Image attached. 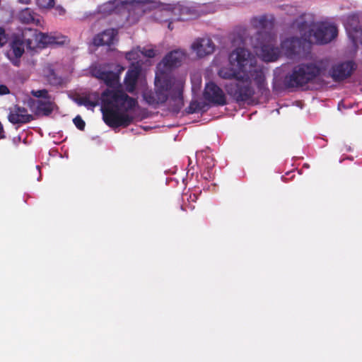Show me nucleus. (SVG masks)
I'll use <instances>...</instances> for the list:
<instances>
[{
  "mask_svg": "<svg viewBox=\"0 0 362 362\" xmlns=\"http://www.w3.org/2000/svg\"><path fill=\"white\" fill-rule=\"evenodd\" d=\"M354 63L348 61L332 66L329 75L334 81H341L349 77L354 70Z\"/></svg>",
  "mask_w": 362,
  "mask_h": 362,
  "instance_id": "obj_12",
  "label": "nucleus"
},
{
  "mask_svg": "<svg viewBox=\"0 0 362 362\" xmlns=\"http://www.w3.org/2000/svg\"><path fill=\"white\" fill-rule=\"evenodd\" d=\"M229 62L238 71L250 74L262 95L269 94L264 72L262 69L255 67V60L248 50L243 47L236 48L230 54Z\"/></svg>",
  "mask_w": 362,
  "mask_h": 362,
  "instance_id": "obj_4",
  "label": "nucleus"
},
{
  "mask_svg": "<svg viewBox=\"0 0 362 362\" xmlns=\"http://www.w3.org/2000/svg\"><path fill=\"white\" fill-rule=\"evenodd\" d=\"M73 122L79 130H84L86 123L81 116L77 115L76 117H74L73 119Z\"/></svg>",
  "mask_w": 362,
  "mask_h": 362,
  "instance_id": "obj_29",
  "label": "nucleus"
},
{
  "mask_svg": "<svg viewBox=\"0 0 362 362\" xmlns=\"http://www.w3.org/2000/svg\"><path fill=\"white\" fill-rule=\"evenodd\" d=\"M39 33L37 30L30 28L23 30L20 37L26 44L27 49L30 50L36 49Z\"/></svg>",
  "mask_w": 362,
  "mask_h": 362,
  "instance_id": "obj_17",
  "label": "nucleus"
},
{
  "mask_svg": "<svg viewBox=\"0 0 362 362\" xmlns=\"http://www.w3.org/2000/svg\"><path fill=\"white\" fill-rule=\"evenodd\" d=\"M18 1L21 4H29L31 2V0H18Z\"/></svg>",
  "mask_w": 362,
  "mask_h": 362,
  "instance_id": "obj_32",
  "label": "nucleus"
},
{
  "mask_svg": "<svg viewBox=\"0 0 362 362\" xmlns=\"http://www.w3.org/2000/svg\"><path fill=\"white\" fill-rule=\"evenodd\" d=\"M8 40V35L4 28L0 26V48L6 45Z\"/></svg>",
  "mask_w": 362,
  "mask_h": 362,
  "instance_id": "obj_27",
  "label": "nucleus"
},
{
  "mask_svg": "<svg viewBox=\"0 0 362 362\" xmlns=\"http://www.w3.org/2000/svg\"><path fill=\"white\" fill-rule=\"evenodd\" d=\"M66 38L64 36H54L40 32L36 48L42 49L49 45H62L66 42Z\"/></svg>",
  "mask_w": 362,
  "mask_h": 362,
  "instance_id": "obj_15",
  "label": "nucleus"
},
{
  "mask_svg": "<svg viewBox=\"0 0 362 362\" xmlns=\"http://www.w3.org/2000/svg\"><path fill=\"white\" fill-rule=\"evenodd\" d=\"M351 25L352 26V30L354 32L357 33L359 30V22L358 18L356 16H350L348 18L347 24Z\"/></svg>",
  "mask_w": 362,
  "mask_h": 362,
  "instance_id": "obj_26",
  "label": "nucleus"
},
{
  "mask_svg": "<svg viewBox=\"0 0 362 362\" xmlns=\"http://www.w3.org/2000/svg\"><path fill=\"white\" fill-rule=\"evenodd\" d=\"M180 209H181L182 210H184V209H183V206H180Z\"/></svg>",
  "mask_w": 362,
  "mask_h": 362,
  "instance_id": "obj_35",
  "label": "nucleus"
},
{
  "mask_svg": "<svg viewBox=\"0 0 362 362\" xmlns=\"http://www.w3.org/2000/svg\"><path fill=\"white\" fill-rule=\"evenodd\" d=\"M191 49L199 58L212 54L215 49V45L210 38H197L191 45Z\"/></svg>",
  "mask_w": 362,
  "mask_h": 362,
  "instance_id": "obj_13",
  "label": "nucleus"
},
{
  "mask_svg": "<svg viewBox=\"0 0 362 362\" xmlns=\"http://www.w3.org/2000/svg\"><path fill=\"white\" fill-rule=\"evenodd\" d=\"M17 18L23 24H34L35 25L40 24V16L30 8H25L19 11Z\"/></svg>",
  "mask_w": 362,
  "mask_h": 362,
  "instance_id": "obj_18",
  "label": "nucleus"
},
{
  "mask_svg": "<svg viewBox=\"0 0 362 362\" xmlns=\"http://www.w3.org/2000/svg\"><path fill=\"white\" fill-rule=\"evenodd\" d=\"M326 66L322 61L303 63L293 67L291 74L284 78L286 88H298L325 76Z\"/></svg>",
  "mask_w": 362,
  "mask_h": 362,
  "instance_id": "obj_5",
  "label": "nucleus"
},
{
  "mask_svg": "<svg viewBox=\"0 0 362 362\" xmlns=\"http://www.w3.org/2000/svg\"><path fill=\"white\" fill-rule=\"evenodd\" d=\"M10 93L8 88L6 85H0V95Z\"/></svg>",
  "mask_w": 362,
  "mask_h": 362,
  "instance_id": "obj_31",
  "label": "nucleus"
},
{
  "mask_svg": "<svg viewBox=\"0 0 362 362\" xmlns=\"http://www.w3.org/2000/svg\"><path fill=\"white\" fill-rule=\"evenodd\" d=\"M45 76L47 81L51 86H59L64 83V80L62 76H59L53 69L47 67L45 71Z\"/></svg>",
  "mask_w": 362,
  "mask_h": 362,
  "instance_id": "obj_20",
  "label": "nucleus"
},
{
  "mask_svg": "<svg viewBox=\"0 0 362 362\" xmlns=\"http://www.w3.org/2000/svg\"><path fill=\"white\" fill-rule=\"evenodd\" d=\"M186 53L175 49L168 53L157 66L154 90H146L143 93L144 100L151 106L168 103L169 110L177 114L184 106L183 89L185 81L168 73L173 68L181 65Z\"/></svg>",
  "mask_w": 362,
  "mask_h": 362,
  "instance_id": "obj_1",
  "label": "nucleus"
},
{
  "mask_svg": "<svg viewBox=\"0 0 362 362\" xmlns=\"http://www.w3.org/2000/svg\"><path fill=\"white\" fill-rule=\"evenodd\" d=\"M57 9L59 10V13L60 14H64L65 13V10L62 8V7H57Z\"/></svg>",
  "mask_w": 362,
  "mask_h": 362,
  "instance_id": "obj_33",
  "label": "nucleus"
},
{
  "mask_svg": "<svg viewBox=\"0 0 362 362\" xmlns=\"http://www.w3.org/2000/svg\"><path fill=\"white\" fill-rule=\"evenodd\" d=\"M92 75L113 89H106L101 94L103 119L111 128L127 127L134 120L127 112L137 105L136 99L129 96L120 88L119 75L100 67L91 70Z\"/></svg>",
  "mask_w": 362,
  "mask_h": 362,
  "instance_id": "obj_2",
  "label": "nucleus"
},
{
  "mask_svg": "<svg viewBox=\"0 0 362 362\" xmlns=\"http://www.w3.org/2000/svg\"><path fill=\"white\" fill-rule=\"evenodd\" d=\"M218 75L220 77L224 79H236V81H238V78H240L241 76H239V74L237 73L234 70L228 69L226 68H223L218 71Z\"/></svg>",
  "mask_w": 362,
  "mask_h": 362,
  "instance_id": "obj_22",
  "label": "nucleus"
},
{
  "mask_svg": "<svg viewBox=\"0 0 362 362\" xmlns=\"http://www.w3.org/2000/svg\"><path fill=\"white\" fill-rule=\"evenodd\" d=\"M203 96L206 101L215 106H223L227 104L223 90L213 81L206 84Z\"/></svg>",
  "mask_w": 362,
  "mask_h": 362,
  "instance_id": "obj_9",
  "label": "nucleus"
},
{
  "mask_svg": "<svg viewBox=\"0 0 362 362\" xmlns=\"http://www.w3.org/2000/svg\"><path fill=\"white\" fill-rule=\"evenodd\" d=\"M36 4L40 8L48 9L54 7V0H37Z\"/></svg>",
  "mask_w": 362,
  "mask_h": 362,
  "instance_id": "obj_25",
  "label": "nucleus"
},
{
  "mask_svg": "<svg viewBox=\"0 0 362 362\" xmlns=\"http://www.w3.org/2000/svg\"><path fill=\"white\" fill-rule=\"evenodd\" d=\"M32 95L36 98H42L45 99H49V95L48 94V91L46 89L37 90H32Z\"/></svg>",
  "mask_w": 362,
  "mask_h": 362,
  "instance_id": "obj_28",
  "label": "nucleus"
},
{
  "mask_svg": "<svg viewBox=\"0 0 362 362\" xmlns=\"http://www.w3.org/2000/svg\"><path fill=\"white\" fill-rule=\"evenodd\" d=\"M117 30L113 28L107 29L96 35L93 39V44L96 47L107 45L110 46L114 43Z\"/></svg>",
  "mask_w": 362,
  "mask_h": 362,
  "instance_id": "obj_14",
  "label": "nucleus"
},
{
  "mask_svg": "<svg viewBox=\"0 0 362 362\" xmlns=\"http://www.w3.org/2000/svg\"><path fill=\"white\" fill-rule=\"evenodd\" d=\"M122 3L120 0H110L102 4L100 7V11L104 14H110Z\"/></svg>",
  "mask_w": 362,
  "mask_h": 362,
  "instance_id": "obj_21",
  "label": "nucleus"
},
{
  "mask_svg": "<svg viewBox=\"0 0 362 362\" xmlns=\"http://www.w3.org/2000/svg\"><path fill=\"white\" fill-rule=\"evenodd\" d=\"M301 37H292L282 41L281 46L285 54L293 58L296 56L305 54L310 48L313 40L310 39V33H307L306 30L300 32Z\"/></svg>",
  "mask_w": 362,
  "mask_h": 362,
  "instance_id": "obj_7",
  "label": "nucleus"
},
{
  "mask_svg": "<svg viewBox=\"0 0 362 362\" xmlns=\"http://www.w3.org/2000/svg\"><path fill=\"white\" fill-rule=\"evenodd\" d=\"M129 55H130V53L127 54V58H129Z\"/></svg>",
  "mask_w": 362,
  "mask_h": 362,
  "instance_id": "obj_34",
  "label": "nucleus"
},
{
  "mask_svg": "<svg viewBox=\"0 0 362 362\" xmlns=\"http://www.w3.org/2000/svg\"><path fill=\"white\" fill-rule=\"evenodd\" d=\"M25 43L22 40L19 35L15 36L10 43V50L7 52L6 56L11 63L18 66L21 63V58L24 54V45Z\"/></svg>",
  "mask_w": 362,
  "mask_h": 362,
  "instance_id": "obj_11",
  "label": "nucleus"
},
{
  "mask_svg": "<svg viewBox=\"0 0 362 362\" xmlns=\"http://www.w3.org/2000/svg\"><path fill=\"white\" fill-rule=\"evenodd\" d=\"M140 73L141 69L139 66L131 68L127 71L124 84L127 92L133 93L135 90Z\"/></svg>",
  "mask_w": 362,
  "mask_h": 362,
  "instance_id": "obj_16",
  "label": "nucleus"
},
{
  "mask_svg": "<svg viewBox=\"0 0 362 362\" xmlns=\"http://www.w3.org/2000/svg\"><path fill=\"white\" fill-rule=\"evenodd\" d=\"M225 89L237 103L247 102L251 100L255 93L250 79L244 76H240L238 81L227 83Z\"/></svg>",
  "mask_w": 362,
  "mask_h": 362,
  "instance_id": "obj_8",
  "label": "nucleus"
},
{
  "mask_svg": "<svg viewBox=\"0 0 362 362\" xmlns=\"http://www.w3.org/2000/svg\"><path fill=\"white\" fill-rule=\"evenodd\" d=\"M296 25L300 32L306 30L307 33H310V39L313 37L317 45L328 44L338 35L337 26L329 22H308L300 17L296 21Z\"/></svg>",
  "mask_w": 362,
  "mask_h": 362,
  "instance_id": "obj_6",
  "label": "nucleus"
},
{
  "mask_svg": "<svg viewBox=\"0 0 362 362\" xmlns=\"http://www.w3.org/2000/svg\"><path fill=\"white\" fill-rule=\"evenodd\" d=\"M143 54L144 56L149 57V58H153L156 55L155 51L153 49H145L143 52Z\"/></svg>",
  "mask_w": 362,
  "mask_h": 362,
  "instance_id": "obj_30",
  "label": "nucleus"
},
{
  "mask_svg": "<svg viewBox=\"0 0 362 362\" xmlns=\"http://www.w3.org/2000/svg\"><path fill=\"white\" fill-rule=\"evenodd\" d=\"M203 105L197 101H192L189 105L186 108L187 114H193L202 110Z\"/></svg>",
  "mask_w": 362,
  "mask_h": 362,
  "instance_id": "obj_24",
  "label": "nucleus"
},
{
  "mask_svg": "<svg viewBox=\"0 0 362 362\" xmlns=\"http://www.w3.org/2000/svg\"><path fill=\"white\" fill-rule=\"evenodd\" d=\"M55 107V103L49 99L47 100H38L36 101L35 114L36 115L49 116Z\"/></svg>",
  "mask_w": 362,
  "mask_h": 362,
  "instance_id": "obj_19",
  "label": "nucleus"
},
{
  "mask_svg": "<svg viewBox=\"0 0 362 362\" xmlns=\"http://www.w3.org/2000/svg\"><path fill=\"white\" fill-rule=\"evenodd\" d=\"M274 23V18L267 15L251 19L252 25L259 30L251 37L250 43L255 53L264 62H274L280 54V50L276 46V36L270 32Z\"/></svg>",
  "mask_w": 362,
  "mask_h": 362,
  "instance_id": "obj_3",
  "label": "nucleus"
},
{
  "mask_svg": "<svg viewBox=\"0 0 362 362\" xmlns=\"http://www.w3.org/2000/svg\"><path fill=\"white\" fill-rule=\"evenodd\" d=\"M8 119L13 124H22L30 122L34 117L25 107L16 105L10 109Z\"/></svg>",
  "mask_w": 362,
  "mask_h": 362,
  "instance_id": "obj_10",
  "label": "nucleus"
},
{
  "mask_svg": "<svg viewBox=\"0 0 362 362\" xmlns=\"http://www.w3.org/2000/svg\"><path fill=\"white\" fill-rule=\"evenodd\" d=\"M78 105H83L88 109L94 108L97 106L98 103L96 101L91 100L89 97L84 96L81 97L76 100Z\"/></svg>",
  "mask_w": 362,
  "mask_h": 362,
  "instance_id": "obj_23",
  "label": "nucleus"
}]
</instances>
